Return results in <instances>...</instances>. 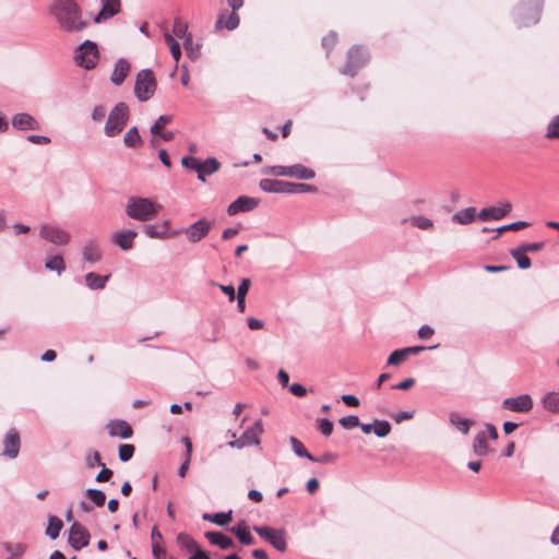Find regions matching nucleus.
<instances>
[{
    "instance_id": "obj_13",
    "label": "nucleus",
    "mask_w": 559,
    "mask_h": 559,
    "mask_svg": "<svg viewBox=\"0 0 559 559\" xmlns=\"http://www.w3.org/2000/svg\"><path fill=\"white\" fill-rule=\"evenodd\" d=\"M91 535L88 531L79 522L74 521L69 530V545L76 551L88 546Z\"/></svg>"
},
{
    "instance_id": "obj_22",
    "label": "nucleus",
    "mask_w": 559,
    "mask_h": 559,
    "mask_svg": "<svg viewBox=\"0 0 559 559\" xmlns=\"http://www.w3.org/2000/svg\"><path fill=\"white\" fill-rule=\"evenodd\" d=\"M138 233L132 229H122L116 231L111 236L112 242L118 246L121 250L128 251L133 248L134 239Z\"/></svg>"
},
{
    "instance_id": "obj_28",
    "label": "nucleus",
    "mask_w": 559,
    "mask_h": 559,
    "mask_svg": "<svg viewBox=\"0 0 559 559\" xmlns=\"http://www.w3.org/2000/svg\"><path fill=\"white\" fill-rule=\"evenodd\" d=\"M242 545H253L255 543L254 537L251 535L245 521H239L236 525L229 528Z\"/></svg>"
},
{
    "instance_id": "obj_37",
    "label": "nucleus",
    "mask_w": 559,
    "mask_h": 559,
    "mask_svg": "<svg viewBox=\"0 0 559 559\" xmlns=\"http://www.w3.org/2000/svg\"><path fill=\"white\" fill-rule=\"evenodd\" d=\"M63 527V522L57 518L56 515H49L48 518V526L46 528V535L50 539H57L60 535V531Z\"/></svg>"
},
{
    "instance_id": "obj_45",
    "label": "nucleus",
    "mask_w": 559,
    "mask_h": 559,
    "mask_svg": "<svg viewBox=\"0 0 559 559\" xmlns=\"http://www.w3.org/2000/svg\"><path fill=\"white\" fill-rule=\"evenodd\" d=\"M85 496L96 506L103 507L106 502V495L100 489L88 488L85 490Z\"/></svg>"
},
{
    "instance_id": "obj_20",
    "label": "nucleus",
    "mask_w": 559,
    "mask_h": 559,
    "mask_svg": "<svg viewBox=\"0 0 559 559\" xmlns=\"http://www.w3.org/2000/svg\"><path fill=\"white\" fill-rule=\"evenodd\" d=\"M512 210V205L509 202L502 203L500 206L485 207L479 211L477 217L483 221H499L508 215Z\"/></svg>"
},
{
    "instance_id": "obj_30",
    "label": "nucleus",
    "mask_w": 559,
    "mask_h": 559,
    "mask_svg": "<svg viewBox=\"0 0 559 559\" xmlns=\"http://www.w3.org/2000/svg\"><path fill=\"white\" fill-rule=\"evenodd\" d=\"M204 536L212 545L221 549L226 550L234 546L233 539L222 532H206Z\"/></svg>"
},
{
    "instance_id": "obj_51",
    "label": "nucleus",
    "mask_w": 559,
    "mask_h": 559,
    "mask_svg": "<svg viewBox=\"0 0 559 559\" xmlns=\"http://www.w3.org/2000/svg\"><path fill=\"white\" fill-rule=\"evenodd\" d=\"M134 451H135V448L133 444H129V443L120 444L119 450H118V455H119L120 461H122V462L130 461L134 454Z\"/></svg>"
},
{
    "instance_id": "obj_59",
    "label": "nucleus",
    "mask_w": 559,
    "mask_h": 559,
    "mask_svg": "<svg viewBox=\"0 0 559 559\" xmlns=\"http://www.w3.org/2000/svg\"><path fill=\"white\" fill-rule=\"evenodd\" d=\"M519 247L525 253H527V252H536V251H539V250L544 249L545 242L544 241L525 242V243H521Z\"/></svg>"
},
{
    "instance_id": "obj_39",
    "label": "nucleus",
    "mask_w": 559,
    "mask_h": 559,
    "mask_svg": "<svg viewBox=\"0 0 559 559\" xmlns=\"http://www.w3.org/2000/svg\"><path fill=\"white\" fill-rule=\"evenodd\" d=\"M510 254L516 261V264L521 270H527L531 267V259L519 246L516 248L511 249Z\"/></svg>"
},
{
    "instance_id": "obj_53",
    "label": "nucleus",
    "mask_w": 559,
    "mask_h": 559,
    "mask_svg": "<svg viewBox=\"0 0 559 559\" xmlns=\"http://www.w3.org/2000/svg\"><path fill=\"white\" fill-rule=\"evenodd\" d=\"M405 350L403 348L393 350L388 357L386 364L389 366H396L406 359Z\"/></svg>"
},
{
    "instance_id": "obj_43",
    "label": "nucleus",
    "mask_w": 559,
    "mask_h": 559,
    "mask_svg": "<svg viewBox=\"0 0 559 559\" xmlns=\"http://www.w3.org/2000/svg\"><path fill=\"white\" fill-rule=\"evenodd\" d=\"M289 441H290V444H292V449H293L294 453L297 456L305 457V459H307L309 461L314 460V455H312L306 449V447L304 445V443L299 439H297L296 437H290Z\"/></svg>"
},
{
    "instance_id": "obj_57",
    "label": "nucleus",
    "mask_w": 559,
    "mask_h": 559,
    "mask_svg": "<svg viewBox=\"0 0 559 559\" xmlns=\"http://www.w3.org/2000/svg\"><path fill=\"white\" fill-rule=\"evenodd\" d=\"M104 464L100 459V454L98 451H92L86 457H85V465L87 468H94L95 466H100Z\"/></svg>"
},
{
    "instance_id": "obj_36",
    "label": "nucleus",
    "mask_w": 559,
    "mask_h": 559,
    "mask_svg": "<svg viewBox=\"0 0 559 559\" xmlns=\"http://www.w3.org/2000/svg\"><path fill=\"white\" fill-rule=\"evenodd\" d=\"M476 215L475 207H466L453 214L452 222L461 225H467L475 219Z\"/></svg>"
},
{
    "instance_id": "obj_12",
    "label": "nucleus",
    "mask_w": 559,
    "mask_h": 559,
    "mask_svg": "<svg viewBox=\"0 0 559 559\" xmlns=\"http://www.w3.org/2000/svg\"><path fill=\"white\" fill-rule=\"evenodd\" d=\"M39 236L43 239H45L56 246L67 245L71 239V236L67 230L62 229L61 227H59L57 225H50V224H43L40 226Z\"/></svg>"
},
{
    "instance_id": "obj_52",
    "label": "nucleus",
    "mask_w": 559,
    "mask_h": 559,
    "mask_svg": "<svg viewBox=\"0 0 559 559\" xmlns=\"http://www.w3.org/2000/svg\"><path fill=\"white\" fill-rule=\"evenodd\" d=\"M547 139H559V115L549 122L546 131Z\"/></svg>"
},
{
    "instance_id": "obj_50",
    "label": "nucleus",
    "mask_w": 559,
    "mask_h": 559,
    "mask_svg": "<svg viewBox=\"0 0 559 559\" xmlns=\"http://www.w3.org/2000/svg\"><path fill=\"white\" fill-rule=\"evenodd\" d=\"M173 120V116L169 115H162L157 118V120L154 122V124L151 127V133L152 134H160V131L163 128L170 123Z\"/></svg>"
},
{
    "instance_id": "obj_62",
    "label": "nucleus",
    "mask_w": 559,
    "mask_h": 559,
    "mask_svg": "<svg viewBox=\"0 0 559 559\" xmlns=\"http://www.w3.org/2000/svg\"><path fill=\"white\" fill-rule=\"evenodd\" d=\"M414 415H415V411H404V412H399V413L392 414L391 417L393 418V420L396 424H400L404 420L412 419L414 417Z\"/></svg>"
},
{
    "instance_id": "obj_26",
    "label": "nucleus",
    "mask_w": 559,
    "mask_h": 559,
    "mask_svg": "<svg viewBox=\"0 0 559 559\" xmlns=\"http://www.w3.org/2000/svg\"><path fill=\"white\" fill-rule=\"evenodd\" d=\"M168 221H164L162 224H146L142 231L150 238L166 239L168 238Z\"/></svg>"
},
{
    "instance_id": "obj_24",
    "label": "nucleus",
    "mask_w": 559,
    "mask_h": 559,
    "mask_svg": "<svg viewBox=\"0 0 559 559\" xmlns=\"http://www.w3.org/2000/svg\"><path fill=\"white\" fill-rule=\"evenodd\" d=\"M12 127L16 130L27 131V130H39V122L29 114L20 112L12 117Z\"/></svg>"
},
{
    "instance_id": "obj_7",
    "label": "nucleus",
    "mask_w": 559,
    "mask_h": 559,
    "mask_svg": "<svg viewBox=\"0 0 559 559\" xmlns=\"http://www.w3.org/2000/svg\"><path fill=\"white\" fill-rule=\"evenodd\" d=\"M368 61L369 53L362 47L354 46L348 50L346 62L341 72L345 75L355 76Z\"/></svg>"
},
{
    "instance_id": "obj_4",
    "label": "nucleus",
    "mask_w": 559,
    "mask_h": 559,
    "mask_svg": "<svg viewBox=\"0 0 559 559\" xmlns=\"http://www.w3.org/2000/svg\"><path fill=\"white\" fill-rule=\"evenodd\" d=\"M130 118L129 106L120 102L109 112L107 121L105 123L104 132L108 138H115L119 135L126 128Z\"/></svg>"
},
{
    "instance_id": "obj_19",
    "label": "nucleus",
    "mask_w": 559,
    "mask_h": 559,
    "mask_svg": "<svg viewBox=\"0 0 559 559\" xmlns=\"http://www.w3.org/2000/svg\"><path fill=\"white\" fill-rule=\"evenodd\" d=\"M121 11V0H100V10L94 17V23L99 24L116 16Z\"/></svg>"
},
{
    "instance_id": "obj_31",
    "label": "nucleus",
    "mask_w": 559,
    "mask_h": 559,
    "mask_svg": "<svg viewBox=\"0 0 559 559\" xmlns=\"http://www.w3.org/2000/svg\"><path fill=\"white\" fill-rule=\"evenodd\" d=\"M1 546L4 551L9 554V559H22L28 549V546L25 543L3 542Z\"/></svg>"
},
{
    "instance_id": "obj_29",
    "label": "nucleus",
    "mask_w": 559,
    "mask_h": 559,
    "mask_svg": "<svg viewBox=\"0 0 559 559\" xmlns=\"http://www.w3.org/2000/svg\"><path fill=\"white\" fill-rule=\"evenodd\" d=\"M83 260L90 263H96L102 260V251L95 240H88L82 249Z\"/></svg>"
},
{
    "instance_id": "obj_27",
    "label": "nucleus",
    "mask_w": 559,
    "mask_h": 559,
    "mask_svg": "<svg viewBox=\"0 0 559 559\" xmlns=\"http://www.w3.org/2000/svg\"><path fill=\"white\" fill-rule=\"evenodd\" d=\"M130 69H131V66H130L129 61L126 60L124 58H120L115 64V69L111 73L110 81L115 85H121L123 83V81L126 80Z\"/></svg>"
},
{
    "instance_id": "obj_8",
    "label": "nucleus",
    "mask_w": 559,
    "mask_h": 559,
    "mask_svg": "<svg viewBox=\"0 0 559 559\" xmlns=\"http://www.w3.org/2000/svg\"><path fill=\"white\" fill-rule=\"evenodd\" d=\"M543 0H524L516 9L521 26L536 24L542 12Z\"/></svg>"
},
{
    "instance_id": "obj_33",
    "label": "nucleus",
    "mask_w": 559,
    "mask_h": 559,
    "mask_svg": "<svg viewBox=\"0 0 559 559\" xmlns=\"http://www.w3.org/2000/svg\"><path fill=\"white\" fill-rule=\"evenodd\" d=\"M110 275H99L94 272H90L84 276L85 284L90 289H103L106 286Z\"/></svg>"
},
{
    "instance_id": "obj_41",
    "label": "nucleus",
    "mask_w": 559,
    "mask_h": 559,
    "mask_svg": "<svg viewBox=\"0 0 559 559\" xmlns=\"http://www.w3.org/2000/svg\"><path fill=\"white\" fill-rule=\"evenodd\" d=\"M203 520L210 521L216 525L225 526L231 521V511L228 512H217L214 514L204 513Z\"/></svg>"
},
{
    "instance_id": "obj_40",
    "label": "nucleus",
    "mask_w": 559,
    "mask_h": 559,
    "mask_svg": "<svg viewBox=\"0 0 559 559\" xmlns=\"http://www.w3.org/2000/svg\"><path fill=\"white\" fill-rule=\"evenodd\" d=\"M45 267L60 275L66 270V263L60 254L49 255L45 261Z\"/></svg>"
},
{
    "instance_id": "obj_10",
    "label": "nucleus",
    "mask_w": 559,
    "mask_h": 559,
    "mask_svg": "<svg viewBox=\"0 0 559 559\" xmlns=\"http://www.w3.org/2000/svg\"><path fill=\"white\" fill-rule=\"evenodd\" d=\"M253 531L276 550L284 552L287 549V540L284 530H275L269 526H253Z\"/></svg>"
},
{
    "instance_id": "obj_6",
    "label": "nucleus",
    "mask_w": 559,
    "mask_h": 559,
    "mask_svg": "<svg viewBox=\"0 0 559 559\" xmlns=\"http://www.w3.org/2000/svg\"><path fill=\"white\" fill-rule=\"evenodd\" d=\"M75 62L86 69L92 70L96 67L99 59V51L96 43L86 39L79 47L75 53Z\"/></svg>"
},
{
    "instance_id": "obj_44",
    "label": "nucleus",
    "mask_w": 559,
    "mask_h": 559,
    "mask_svg": "<svg viewBox=\"0 0 559 559\" xmlns=\"http://www.w3.org/2000/svg\"><path fill=\"white\" fill-rule=\"evenodd\" d=\"M164 38H165V43L169 47L173 58L175 59L176 62H178L181 57V48H180L179 43L169 33H165Z\"/></svg>"
},
{
    "instance_id": "obj_58",
    "label": "nucleus",
    "mask_w": 559,
    "mask_h": 559,
    "mask_svg": "<svg viewBox=\"0 0 559 559\" xmlns=\"http://www.w3.org/2000/svg\"><path fill=\"white\" fill-rule=\"evenodd\" d=\"M199 162L200 159L193 156H183L181 158V165L182 167L194 170L195 173L199 170Z\"/></svg>"
},
{
    "instance_id": "obj_35",
    "label": "nucleus",
    "mask_w": 559,
    "mask_h": 559,
    "mask_svg": "<svg viewBox=\"0 0 559 559\" xmlns=\"http://www.w3.org/2000/svg\"><path fill=\"white\" fill-rule=\"evenodd\" d=\"M181 441L185 444L186 454H185V461L181 463V465L178 468V475L180 477H185L187 475V472H188L190 463H191L192 442H191L190 438L187 436L182 437Z\"/></svg>"
},
{
    "instance_id": "obj_48",
    "label": "nucleus",
    "mask_w": 559,
    "mask_h": 559,
    "mask_svg": "<svg viewBox=\"0 0 559 559\" xmlns=\"http://www.w3.org/2000/svg\"><path fill=\"white\" fill-rule=\"evenodd\" d=\"M173 33L178 38L186 40L187 37H191L192 35L188 32V25L187 23L180 21L179 19H176L173 25Z\"/></svg>"
},
{
    "instance_id": "obj_25",
    "label": "nucleus",
    "mask_w": 559,
    "mask_h": 559,
    "mask_svg": "<svg viewBox=\"0 0 559 559\" xmlns=\"http://www.w3.org/2000/svg\"><path fill=\"white\" fill-rule=\"evenodd\" d=\"M221 168V163L215 157H207L203 162H199V170L197 171L198 179L205 182V176H210Z\"/></svg>"
},
{
    "instance_id": "obj_54",
    "label": "nucleus",
    "mask_w": 559,
    "mask_h": 559,
    "mask_svg": "<svg viewBox=\"0 0 559 559\" xmlns=\"http://www.w3.org/2000/svg\"><path fill=\"white\" fill-rule=\"evenodd\" d=\"M411 222L413 226L423 230H427L433 225L431 219L421 215L412 217Z\"/></svg>"
},
{
    "instance_id": "obj_11",
    "label": "nucleus",
    "mask_w": 559,
    "mask_h": 559,
    "mask_svg": "<svg viewBox=\"0 0 559 559\" xmlns=\"http://www.w3.org/2000/svg\"><path fill=\"white\" fill-rule=\"evenodd\" d=\"M270 171L274 176H286V177H294L301 180H310L316 177V173L313 169L306 167L302 164H294L290 166H272L270 168Z\"/></svg>"
},
{
    "instance_id": "obj_55",
    "label": "nucleus",
    "mask_w": 559,
    "mask_h": 559,
    "mask_svg": "<svg viewBox=\"0 0 559 559\" xmlns=\"http://www.w3.org/2000/svg\"><path fill=\"white\" fill-rule=\"evenodd\" d=\"M318 429L324 437H329L333 432V423L328 418L318 419Z\"/></svg>"
},
{
    "instance_id": "obj_16",
    "label": "nucleus",
    "mask_w": 559,
    "mask_h": 559,
    "mask_svg": "<svg viewBox=\"0 0 559 559\" xmlns=\"http://www.w3.org/2000/svg\"><path fill=\"white\" fill-rule=\"evenodd\" d=\"M502 407L515 413H528L533 408V400L528 394L503 400Z\"/></svg>"
},
{
    "instance_id": "obj_18",
    "label": "nucleus",
    "mask_w": 559,
    "mask_h": 559,
    "mask_svg": "<svg viewBox=\"0 0 559 559\" xmlns=\"http://www.w3.org/2000/svg\"><path fill=\"white\" fill-rule=\"evenodd\" d=\"M260 204V200L240 195L234 202H231L227 207V214L229 216H235L239 213L250 212L254 210Z\"/></svg>"
},
{
    "instance_id": "obj_2",
    "label": "nucleus",
    "mask_w": 559,
    "mask_h": 559,
    "mask_svg": "<svg viewBox=\"0 0 559 559\" xmlns=\"http://www.w3.org/2000/svg\"><path fill=\"white\" fill-rule=\"evenodd\" d=\"M160 205L145 197H130L126 204V214L138 222H150L157 217Z\"/></svg>"
},
{
    "instance_id": "obj_63",
    "label": "nucleus",
    "mask_w": 559,
    "mask_h": 559,
    "mask_svg": "<svg viewBox=\"0 0 559 559\" xmlns=\"http://www.w3.org/2000/svg\"><path fill=\"white\" fill-rule=\"evenodd\" d=\"M102 469L100 472L98 473V475L96 476L95 480L97 483H105V481H108L111 477H112V471L107 468L105 464H102Z\"/></svg>"
},
{
    "instance_id": "obj_3",
    "label": "nucleus",
    "mask_w": 559,
    "mask_h": 559,
    "mask_svg": "<svg viewBox=\"0 0 559 559\" xmlns=\"http://www.w3.org/2000/svg\"><path fill=\"white\" fill-rule=\"evenodd\" d=\"M259 187L262 191L267 193H286V194H298V193H313L318 191V188L308 183H296L285 180L277 179H261Z\"/></svg>"
},
{
    "instance_id": "obj_47",
    "label": "nucleus",
    "mask_w": 559,
    "mask_h": 559,
    "mask_svg": "<svg viewBox=\"0 0 559 559\" xmlns=\"http://www.w3.org/2000/svg\"><path fill=\"white\" fill-rule=\"evenodd\" d=\"M391 432V424L388 420L376 419L373 421V433L379 438H384Z\"/></svg>"
},
{
    "instance_id": "obj_17",
    "label": "nucleus",
    "mask_w": 559,
    "mask_h": 559,
    "mask_svg": "<svg viewBox=\"0 0 559 559\" xmlns=\"http://www.w3.org/2000/svg\"><path fill=\"white\" fill-rule=\"evenodd\" d=\"M21 448L20 433L15 428H11L3 439L2 455L9 459H15L19 455Z\"/></svg>"
},
{
    "instance_id": "obj_42",
    "label": "nucleus",
    "mask_w": 559,
    "mask_h": 559,
    "mask_svg": "<svg viewBox=\"0 0 559 559\" xmlns=\"http://www.w3.org/2000/svg\"><path fill=\"white\" fill-rule=\"evenodd\" d=\"M542 403L545 409L551 413L559 412V393L548 392L542 399Z\"/></svg>"
},
{
    "instance_id": "obj_23",
    "label": "nucleus",
    "mask_w": 559,
    "mask_h": 559,
    "mask_svg": "<svg viewBox=\"0 0 559 559\" xmlns=\"http://www.w3.org/2000/svg\"><path fill=\"white\" fill-rule=\"evenodd\" d=\"M108 433L110 437H119L121 439H129L133 435V429L129 423L123 419H112L107 424Z\"/></svg>"
},
{
    "instance_id": "obj_60",
    "label": "nucleus",
    "mask_w": 559,
    "mask_h": 559,
    "mask_svg": "<svg viewBox=\"0 0 559 559\" xmlns=\"http://www.w3.org/2000/svg\"><path fill=\"white\" fill-rule=\"evenodd\" d=\"M337 41V34L335 32H330L326 36L322 38V46L328 51H330Z\"/></svg>"
},
{
    "instance_id": "obj_9",
    "label": "nucleus",
    "mask_w": 559,
    "mask_h": 559,
    "mask_svg": "<svg viewBox=\"0 0 559 559\" xmlns=\"http://www.w3.org/2000/svg\"><path fill=\"white\" fill-rule=\"evenodd\" d=\"M229 432L230 436L235 439L227 442V445L230 448L242 449L248 445H257L260 443L259 436L263 432L262 420H255L253 425L247 428L238 439H236L235 432Z\"/></svg>"
},
{
    "instance_id": "obj_32",
    "label": "nucleus",
    "mask_w": 559,
    "mask_h": 559,
    "mask_svg": "<svg viewBox=\"0 0 559 559\" xmlns=\"http://www.w3.org/2000/svg\"><path fill=\"white\" fill-rule=\"evenodd\" d=\"M473 452L477 456H485L490 452H493V449H490L487 442V436L484 431H479L473 441Z\"/></svg>"
},
{
    "instance_id": "obj_21",
    "label": "nucleus",
    "mask_w": 559,
    "mask_h": 559,
    "mask_svg": "<svg viewBox=\"0 0 559 559\" xmlns=\"http://www.w3.org/2000/svg\"><path fill=\"white\" fill-rule=\"evenodd\" d=\"M240 23V17L237 12L228 11V10H222L217 16V20L215 22V29H228L234 31L238 27Z\"/></svg>"
},
{
    "instance_id": "obj_34",
    "label": "nucleus",
    "mask_w": 559,
    "mask_h": 559,
    "mask_svg": "<svg viewBox=\"0 0 559 559\" xmlns=\"http://www.w3.org/2000/svg\"><path fill=\"white\" fill-rule=\"evenodd\" d=\"M123 144L128 148H139L143 145V140L140 135L139 129L135 126L131 127L124 133Z\"/></svg>"
},
{
    "instance_id": "obj_61",
    "label": "nucleus",
    "mask_w": 559,
    "mask_h": 559,
    "mask_svg": "<svg viewBox=\"0 0 559 559\" xmlns=\"http://www.w3.org/2000/svg\"><path fill=\"white\" fill-rule=\"evenodd\" d=\"M250 285H251V281L249 278L241 280V282L238 286V289H237L236 298H245L246 299V296L249 292Z\"/></svg>"
},
{
    "instance_id": "obj_14",
    "label": "nucleus",
    "mask_w": 559,
    "mask_h": 559,
    "mask_svg": "<svg viewBox=\"0 0 559 559\" xmlns=\"http://www.w3.org/2000/svg\"><path fill=\"white\" fill-rule=\"evenodd\" d=\"M177 544L187 551L191 552L189 559H211L210 555L203 550L199 543L189 534L181 532L177 535Z\"/></svg>"
},
{
    "instance_id": "obj_38",
    "label": "nucleus",
    "mask_w": 559,
    "mask_h": 559,
    "mask_svg": "<svg viewBox=\"0 0 559 559\" xmlns=\"http://www.w3.org/2000/svg\"><path fill=\"white\" fill-rule=\"evenodd\" d=\"M450 423L456 427L463 435H467L471 426L474 424L473 420L462 418L457 413H451L449 416Z\"/></svg>"
},
{
    "instance_id": "obj_64",
    "label": "nucleus",
    "mask_w": 559,
    "mask_h": 559,
    "mask_svg": "<svg viewBox=\"0 0 559 559\" xmlns=\"http://www.w3.org/2000/svg\"><path fill=\"white\" fill-rule=\"evenodd\" d=\"M341 400L348 407H358L360 404L359 399L353 394H343Z\"/></svg>"
},
{
    "instance_id": "obj_49",
    "label": "nucleus",
    "mask_w": 559,
    "mask_h": 559,
    "mask_svg": "<svg viewBox=\"0 0 559 559\" xmlns=\"http://www.w3.org/2000/svg\"><path fill=\"white\" fill-rule=\"evenodd\" d=\"M530 224L527 222H524V221H518V222H513V223H510V224H507V225H503V226H500L498 228H496V231L498 233L493 239H498L499 238V234L503 233V231H507V230H520V229H523L525 227H527Z\"/></svg>"
},
{
    "instance_id": "obj_56",
    "label": "nucleus",
    "mask_w": 559,
    "mask_h": 559,
    "mask_svg": "<svg viewBox=\"0 0 559 559\" xmlns=\"http://www.w3.org/2000/svg\"><path fill=\"white\" fill-rule=\"evenodd\" d=\"M338 423L344 429H352V428L358 427V425H360L359 418L356 415H348V416L342 417L338 420Z\"/></svg>"
},
{
    "instance_id": "obj_1",
    "label": "nucleus",
    "mask_w": 559,
    "mask_h": 559,
    "mask_svg": "<svg viewBox=\"0 0 559 559\" xmlns=\"http://www.w3.org/2000/svg\"><path fill=\"white\" fill-rule=\"evenodd\" d=\"M48 12L62 32L78 33L88 25L83 19V11L76 1L53 0Z\"/></svg>"
},
{
    "instance_id": "obj_46",
    "label": "nucleus",
    "mask_w": 559,
    "mask_h": 559,
    "mask_svg": "<svg viewBox=\"0 0 559 559\" xmlns=\"http://www.w3.org/2000/svg\"><path fill=\"white\" fill-rule=\"evenodd\" d=\"M183 48L187 52V56L191 59V60H197L199 57H200V45L199 44H194L193 41V37H187L186 40L183 41Z\"/></svg>"
},
{
    "instance_id": "obj_5",
    "label": "nucleus",
    "mask_w": 559,
    "mask_h": 559,
    "mask_svg": "<svg viewBox=\"0 0 559 559\" xmlns=\"http://www.w3.org/2000/svg\"><path fill=\"white\" fill-rule=\"evenodd\" d=\"M157 82L151 69H143L136 74L134 94L140 102H147L153 97Z\"/></svg>"
},
{
    "instance_id": "obj_15",
    "label": "nucleus",
    "mask_w": 559,
    "mask_h": 559,
    "mask_svg": "<svg viewBox=\"0 0 559 559\" xmlns=\"http://www.w3.org/2000/svg\"><path fill=\"white\" fill-rule=\"evenodd\" d=\"M212 228V223L205 218H200L199 221L191 224L186 230V236L188 240L192 243L201 241L203 238L207 236Z\"/></svg>"
}]
</instances>
